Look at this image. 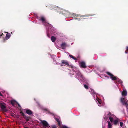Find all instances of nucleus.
<instances>
[{"mask_svg": "<svg viewBox=\"0 0 128 128\" xmlns=\"http://www.w3.org/2000/svg\"><path fill=\"white\" fill-rule=\"evenodd\" d=\"M115 116L112 114H111L110 112L108 113L106 117L105 116L104 118L105 119H106L109 118L110 122L112 123L114 120V124L115 125L117 124L119 120L118 118L114 119Z\"/></svg>", "mask_w": 128, "mask_h": 128, "instance_id": "f257e3e1", "label": "nucleus"}, {"mask_svg": "<svg viewBox=\"0 0 128 128\" xmlns=\"http://www.w3.org/2000/svg\"><path fill=\"white\" fill-rule=\"evenodd\" d=\"M73 70L74 71L73 74H74L76 76V78L79 80L82 81H83L84 80V78L83 75L81 74L78 70L76 68H74Z\"/></svg>", "mask_w": 128, "mask_h": 128, "instance_id": "f03ea898", "label": "nucleus"}, {"mask_svg": "<svg viewBox=\"0 0 128 128\" xmlns=\"http://www.w3.org/2000/svg\"><path fill=\"white\" fill-rule=\"evenodd\" d=\"M106 74L110 76V78L113 80H116V81L119 83L122 84V82L119 79L117 78L116 77L114 76L109 72H107Z\"/></svg>", "mask_w": 128, "mask_h": 128, "instance_id": "7ed1b4c3", "label": "nucleus"}, {"mask_svg": "<svg viewBox=\"0 0 128 128\" xmlns=\"http://www.w3.org/2000/svg\"><path fill=\"white\" fill-rule=\"evenodd\" d=\"M90 16V14H86L85 15H75L74 18L76 20H79L80 19H82V18L87 17Z\"/></svg>", "mask_w": 128, "mask_h": 128, "instance_id": "20e7f679", "label": "nucleus"}, {"mask_svg": "<svg viewBox=\"0 0 128 128\" xmlns=\"http://www.w3.org/2000/svg\"><path fill=\"white\" fill-rule=\"evenodd\" d=\"M38 19L41 21L42 23L46 24H50L48 21L46 20V18L44 16H42L38 18Z\"/></svg>", "mask_w": 128, "mask_h": 128, "instance_id": "39448f33", "label": "nucleus"}, {"mask_svg": "<svg viewBox=\"0 0 128 128\" xmlns=\"http://www.w3.org/2000/svg\"><path fill=\"white\" fill-rule=\"evenodd\" d=\"M96 102L99 106H102L104 105V103L102 102L100 99L98 97H97L96 98Z\"/></svg>", "mask_w": 128, "mask_h": 128, "instance_id": "423d86ee", "label": "nucleus"}, {"mask_svg": "<svg viewBox=\"0 0 128 128\" xmlns=\"http://www.w3.org/2000/svg\"><path fill=\"white\" fill-rule=\"evenodd\" d=\"M0 108L4 112H6L7 110L6 108V106L4 104L2 103L0 104Z\"/></svg>", "mask_w": 128, "mask_h": 128, "instance_id": "0eeeda50", "label": "nucleus"}, {"mask_svg": "<svg viewBox=\"0 0 128 128\" xmlns=\"http://www.w3.org/2000/svg\"><path fill=\"white\" fill-rule=\"evenodd\" d=\"M41 123L44 126L46 127H48V124L46 121L41 120Z\"/></svg>", "mask_w": 128, "mask_h": 128, "instance_id": "6e6552de", "label": "nucleus"}, {"mask_svg": "<svg viewBox=\"0 0 128 128\" xmlns=\"http://www.w3.org/2000/svg\"><path fill=\"white\" fill-rule=\"evenodd\" d=\"M80 66L82 68H85L86 67V66L84 62H79Z\"/></svg>", "mask_w": 128, "mask_h": 128, "instance_id": "1a4fd4ad", "label": "nucleus"}, {"mask_svg": "<svg viewBox=\"0 0 128 128\" xmlns=\"http://www.w3.org/2000/svg\"><path fill=\"white\" fill-rule=\"evenodd\" d=\"M123 91L122 92V96H126L127 94V92L125 88L123 87Z\"/></svg>", "mask_w": 128, "mask_h": 128, "instance_id": "9d476101", "label": "nucleus"}, {"mask_svg": "<svg viewBox=\"0 0 128 128\" xmlns=\"http://www.w3.org/2000/svg\"><path fill=\"white\" fill-rule=\"evenodd\" d=\"M62 63L64 65H66L68 66H69V64L68 62L66 60H62Z\"/></svg>", "mask_w": 128, "mask_h": 128, "instance_id": "9b49d317", "label": "nucleus"}, {"mask_svg": "<svg viewBox=\"0 0 128 128\" xmlns=\"http://www.w3.org/2000/svg\"><path fill=\"white\" fill-rule=\"evenodd\" d=\"M25 110H26V112L27 114L29 115H31L32 114V112L30 110L28 109H26Z\"/></svg>", "mask_w": 128, "mask_h": 128, "instance_id": "f8f14e48", "label": "nucleus"}, {"mask_svg": "<svg viewBox=\"0 0 128 128\" xmlns=\"http://www.w3.org/2000/svg\"><path fill=\"white\" fill-rule=\"evenodd\" d=\"M55 119L57 122H58L59 126L61 128H62L63 126H61V122L60 121L59 119L58 118H55Z\"/></svg>", "mask_w": 128, "mask_h": 128, "instance_id": "ddd939ff", "label": "nucleus"}, {"mask_svg": "<svg viewBox=\"0 0 128 128\" xmlns=\"http://www.w3.org/2000/svg\"><path fill=\"white\" fill-rule=\"evenodd\" d=\"M66 46V44L65 43H62L61 45V46L63 49H65Z\"/></svg>", "mask_w": 128, "mask_h": 128, "instance_id": "4468645a", "label": "nucleus"}, {"mask_svg": "<svg viewBox=\"0 0 128 128\" xmlns=\"http://www.w3.org/2000/svg\"><path fill=\"white\" fill-rule=\"evenodd\" d=\"M108 128H112V122H110L109 121L108 122Z\"/></svg>", "mask_w": 128, "mask_h": 128, "instance_id": "2eb2a0df", "label": "nucleus"}, {"mask_svg": "<svg viewBox=\"0 0 128 128\" xmlns=\"http://www.w3.org/2000/svg\"><path fill=\"white\" fill-rule=\"evenodd\" d=\"M10 37V34L9 33H7L6 35L5 38L4 39V40L5 39L7 40Z\"/></svg>", "mask_w": 128, "mask_h": 128, "instance_id": "dca6fc26", "label": "nucleus"}, {"mask_svg": "<svg viewBox=\"0 0 128 128\" xmlns=\"http://www.w3.org/2000/svg\"><path fill=\"white\" fill-rule=\"evenodd\" d=\"M51 40L52 42H54L56 40V38L54 36H52L51 38Z\"/></svg>", "mask_w": 128, "mask_h": 128, "instance_id": "f3484780", "label": "nucleus"}, {"mask_svg": "<svg viewBox=\"0 0 128 128\" xmlns=\"http://www.w3.org/2000/svg\"><path fill=\"white\" fill-rule=\"evenodd\" d=\"M120 126L121 127H122V126H123L122 128H126L125 126H124V124L123 122H120Z\"/></svg>", "mask_w": 128, "mask_h": 128, "instance_id": "a211bd4d", "label": "nucleus"}, {"mask_svg": "<svg viewBox=\"0 0 128 128\" xmlns=\"http://www.w3.org/2000/svg\"><path fill=\"white\" fill-rule=\"evenodd\" d=\"M90 92L91 94H92L94 93L96 94V93L95 92H94V90H93L91 88H90Z\"/></svg>", "mask_w": 128, "mask_h": 128, "instance_id": "6ab92c4d", "label": "nucleus"}, {"mask_svg": "<svg viewBox=\"0 0 128 128\" xmlns=\"http://www.w3.org/2000/svg\"><path fill=\"white\" fill-rule=\"evenodd\" d=\"M70 57L71 58H72L74 60H76V58H74V56H73L72 55H69Z\"/></svg>", "mask_w": 128, "mask_h": 128, "instance_id": "aec40b11", "label": "nucleus"}, {"mask_svg": "<svg viewBox=\"0 0 128 128\" xmlns=\"http://www.w3.org/2000/svg\"><path fill=\"white\" fill-rule=\"evenodd\" d=\"M84 87L86 89H88V86L87 85H86V84H84Z\"/></svg>", "mask_w": 128, "mask_h": 128, "instance_id": "412c9836", "label": "nucleus"}, {"mask_svg": "<svg viewBox=\"0 0 128 128\" xmlns=\"http://www.w3.org/2000/svg\"><path fill=\"white\" fill-rule=\"evenodd\" d=\"M15 102H16V101H12L11 102V104H12V105H14V103Z\"/></svg>", "mask_w": 128, "mask_h": 128, "instance_id": "4be33fe9", "label": "nucleus"}, {"mask_svg": "<svg viewBox=\"0 0 128 128\" xmlns=\"http://www.w3.org/2000/svg\"><path fill=\"white\" fill-rule=\"evenodd\" d=\"M51 128H56V126H52Z\"/></svg>", "mask_w": 128, "mask_h": 128, "instance_id": "5701e85b", "label": "nucleus"}, {"mask_svg": "<svg viewBox=\"0 0 128 128\" xmlns=\"http://www.w3.org/2000/svg\"><path fill=\"white\" fill-rule=\"evenodd\" d=\"M47 26H46L47 27L48 26H49L50 27H51L52 25L51 24H46Z\"/></svg>", "mask_w": 128, "mask_h": 128, "instance_id": "b1692460", "label": "nucleus"}, {"mask_svg": "<svg viewBox=\"0 0 128 128\" xmlns=\"http://www.w3.org/2000/svg\"><path fill=\"white\" fill-rule=\"evenodd\" d=\"M62 128H69L68 127H67L66 126H63Z\"/></svg>", "mask_w": 128, "mask_h": 128, "instance_id": "393cba45", "label": "nucleus"}, {"mask_svg": "<svg viewBox=\"0 0 128 128\" xmlns=\"http://www.w3.org/2000/svg\"><path fill=\"white\" fill-rule=\"evenodd\" d=\"M2 35H3V33H2L1 35H0V38H1V37L2 36Z\"/></svg>", "mask_w": 128, "mask_h": 128, "instance_id": "a878e982", "label": "nucleus"}, {"mask_svg": "<svg viewBox=\"0 0 128 128\" xmlns=\"http://www.w3.org/2000/svg\"><path fill=\"white\" fill-rule=\"evenodd\" d=\"M0 96H2V94L0 92Z\"/></svg>", "mask_w": 128, "mask_h": 128, "instance_id": "bb28decb", "label": "nucleus"}, {"mask_svg": "<svg viewBox=\"0 0 128 128\" xmlns=\"http://www.w3.org/2000/svg\"><path fill=\"white\" fill-rule=\"evenodd\" d=\"M47 36L48 37H50L49 36V35H48V33L47 32Z\"/></svg>", "mask_w": 128, "mask_h": 128, "instance_id": "cd10ccee", "label": "nucleus"}, {"mask_svg": "<svg viewBox=\"0 0 128 128\" xmlns=\"http://www.w3.org/2000/svg\"><path fill=\"white\" fill-rule=\"evenodd\" d=\"M18 103V106L19 107H20V105L18 103Z\"/></svg>", "mask_w": 128, "mask_h": 128, "instance_id": "c85d7f7f", "label": "nucleus"}, {"mask_svg": "<svg viewBox=\"0 0 128 128\" xmlns=\"http://www.w3.org/2000/svg\"><path fill=\"white\" fill-rule=\"evenodd\" d=\"M24 128H28V127H26V126H24Z\"/></svg>", "mask_w": 128, "mask_h": 128, "instance_id": "c756f323", "label": "nucleus"}, {"mask_svg": "<svg viewBox=\"0 0 128 128\" xmlns=\"http://www.w3.org/2000/svg\"><path fill=\"white\" fill-rule=\"evenodd\" d=\"M24 128H28V127H26V126H24Z\"/></svg>", "mask_w": 128, "mask_h": 128, "instance_id": "7c9ffc66", "label": "nucleus"}, {"mask_svg": "<svg viewBox=\"0 0 128 128\" xmlns=\"http://www.w3.org/2000/svg\"><path fill=\"white\" fill-rule=\"evenodd\" d=\"M60 65L62 66H63V65L62 64H60Z\"/></svg>", "mask_w": 128, "mask_h": 128, "instance_id": "2f4dec72", "label": "nucleus"}, {"mask_svg": "<svg viewBox=\"0 0 128 128\" xmlns=\"http://www.w3.org/2000/svg\"><path fill=\"white\" fill-rule=\"evenodd\" d=\"M53 56H54V57H56V56H54V55H53Z\"/></svg>", "mask_w": 128, "mask_h": 128, "instance_id": "473e14b6", "label": "nucleus"}, {"mask_svg": "<svg viewBox=\"0 0 128 128\" xmlns=\"http://www.w3.org/2000/svg\"><path fill=\"white\" fill-rule=\"evenodd\" d=\"M45 110H47V109H45Z\"/></svg>", "mask_w": 128, "mask_h": 128, "instance_id": "72a5a7b5", "label": "nucleus"}, {"mask_svg": "<svg viewBox=\"0 0 128 128\" xmlns=\"http://www.w3.org/2000/svg\"><path fill=\"white\" fill-rule=\"evenodd\" d=\"M46 29H49V28H48V29L47 28Z\"/></svg>", "mask_w": 128, "mask_h": 128, "instance_id": "f704fd0d", "label": "nucleus"}, {"mask_svg": "<svg viewBox=\"0 0 128 128\" xmlns=\"http://www.w3.org/2000/svg\"><path fill=\"white\" fill-rule=\"evenodd\" d=\"M105 77H107V76H105Z\"/></svg>", "mask_w": 128, "mask_h": 128, "instance_id": "c9c22d12", "label": "nucleus"}, {"mask_svg": "<svg viewBox=\"0 0 128 128\" xmlns=\"http://www.w3.org/2000/svg\"><path fill=\"white\" fill-rule=\"evenodd\" d=\"M102 128H104L103 127Z\"/></svg>", "mask_w": 128, "mask_h": 128, "instance_id": "e433bc0d", "label": "nucleus"}]
</instances>
